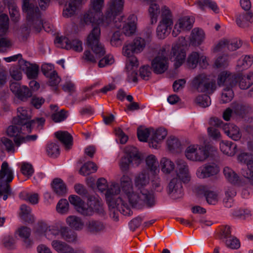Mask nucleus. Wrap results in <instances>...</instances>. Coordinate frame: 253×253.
<instances>
[{
    "instance_id": "1",
    "label": "nucleus",
    "mask_w": 253,
    "mask_h": 253,
    "mask_svg": "<svg viewBox=\"0 0 253 253\" xmlns=\"http://www.w3.org/2000/svg\"><path fill=\"white\" fill-rule=\"evenodd\" d=\"M92 10L84 15V21L86 24H95V26L87 37L86 45L95 54V57L88 50H85L84 59L88 62L95 63L97 59L104 56L105 49L100 42V29L98 25L106 23L105 17H102L101 11L104 6V0H91Z\"/></svg>"
},
{
    "instance_id": "2",
    "label": "nucleus",
    "mask_w": 253,
    "mask_h": 253,
    "mask_svg": "<svg viewBox=\"0 0 253 253\" xmlns=\"http://www.w3.org/2000/svg\"><path fill=\"white\" fill-rule=\"evenodd\" d=\"M124 0H111L109 7L105 14V21L107 25L113 22L114 26L120 29L123 26V32L124 34L130 36L133 34L136 29L137 17L134 14L130 15L128 22H122L123 17L121 15L123 11Z\"/></svg>"
},
{
    "instance_id": "3",
    "label": "nucleus",
    "mask_w": 253,
    "mask_h": 253,
    "mask_svg": "<svg viewBox=\"0 0 253 253\" xmlns=\"http://www.w3.org/2000/svg\"><path fill=\"white\" fill-rule=\"evenodd\" d=\"M22 10L26 14L27 24L22 27V31L29 33L31 29L40 32L42 27L41 12L32 0H23Z\"/></svg>"
},
{
    "instance_id": "4",
    "label": "nucleus",
    "mask_w": 253,
    "mask_h": 253,
    "mask_svg": "<svg viewBox=\"0 0 253 253\" xmlns=\"http://www.w3.org/2000/svg\"><path fill=\"white\" fill-rule=\"evenodd\" d=\"M193 86L201 92L212 94L216 89V82L209 76L201 74L195 77L192 82Z\"/></svg>"
},
{
    "instance_id": "5",
    "label": "nucleus",
    "mask_w": 253,
    "mask_h": 253,
    "mask_svg": "<svg viewBox=\"0 0 253 253\" xmlns=\"http://www.w3.org/2000/svg\"><path fill=\"white\" fill-rule=\"evenodd\" d=\"M149 182L148 175L145 172H142L136 176L134 181L135 186L142 193V198L147 202L149 206L154 203V193L145 187Z\"/></svg>"
},
{
    "instance_id": "6",
    "label": "nucleus",
    "mask_w": 253,
    "mask_h": 253,
    "mask_svg": "<svg viewBox=\"0 0 253 253\" xmlns=\"http://www.w3.org/2000/svg\"><path fill=\"white\" fill-rule=\"evenodd\" d=\"M6 175H7L6 183L0 185V196L2 195L3 193L7 194L9 196L12 194L10 185L7 183L11 182L13 180V172L8 168V163L6 162H4L2 164L0 170V179H3Z\"/></svg>"
},
{
    "instance_id": "7",
    "label": "nucleus",
    "mask_w": 253,
    "mask_h": 253,
    "mask_svg": "<svg viewBox=\"0 0 253 253\" xmlns=\"http://www.w3.org/2000/svg\"><path fill=\"white\" fill-rule=\"evenodd\" d=\"M85 207L80 208L79 213L84 216H91L94 212L99 214L103 213L102 204L98 199L94 197L88 198Z\"/></svg>"
},
{
    "instance_id": "8",
    "label": "nucleus",
    "mask_w": 253,
    "mask_h": 253,
    "mask_svg": "<svg viewBox=\"0 0 253 253\" xmlns=\"http://www.w3.org/2000/svg\"><path fill=\"white\" fill-rule=\"evenodd\" d=\"M238 161L247 166V169H243L242 175L251 185H253V160L252 156L249 153H242L238 157Z\"/></svg>"
},
{
    "instance_id": "9",
    "label": "nucleus",
    "mask_w": 253,
    "mask_h": 253,
    "mask_svg": "<svg viewBox=\"0 0 253 253\" xmlns=\"http://www.w3.org/2000/svg\"><path fill=\"white\" fill-rule=\"evenodd\" d=\"M31 112L23 107L17 109V116L13 119V124L25 126L28 132H31Z\"/></svg>"
},
{
    "instance_id": "10",
    "label": "nucleus",
    "mask_w": 253,
    "mask_h": 253,
    "mask_svg": "<svg viewBox=\"0 0 253 253\" xmlns=\"http://www.w3.org/2000/svg\"><path fill=\"white\" fill-rule=\"evenodd\" d=\"M145 46V40L140 37H136L131 43L126 44L124 46L123 54L127 58H129L130 57H135L133 54L142 51Z\"/></svg>"
},
{
    "instance_id": "11",
    "label": "nucleus",
    "mask_w": 253,
    "mask_h": 253,
    "mask_svg": "<svg viewBox=\"0 0 253 253\" xmlns=\"http://www.w3.org/2000/svg\"><path fill=\"white\" fill-rule=\"evenodd\" d=\"M54 42L57 46L67 50L72 49L78 52H81L83 50L82 42L77 39L71 41L65 37H56Z\"/></svg>"
},
{
    "instance_id": "12",
    "label": "nucleus",
    "mask_w": 253,
    "mask_h": 253,
    "mask_svg": "<svg viewBox=\"0 0 253 253\" xmlns=\"http://www.w3.org/2000/svg\"><path fill=\"white\" fill-rule=\"evenodd\" d=\"M169 60L165 52L159 54L151 62L152 69L157 74L164 73L168 68Z\"/></svg>"
},
{
    "instance_id": "13",
    "label": "nucleus",
    "mask_w": 253,
    "mask_h": 253,
    "mask_svg": "<svg viewBox=\"0 0 253 253\" xmlns=\"http://www.w3.org/2000/svg\"><path fill=\"white\" fill-rule=\"evenodd\" d=\"M182 181L178 177H175L169 181L167 189L168 194L172 198H180L182 196Z\"/></svg>"
},
{
    "instance_id": "14",
    "label": "nucleus",
    "mask_w": 253,
    "mask_h": 253,
    "mask_svg": "<svg viewBox=\"0 0 253 253\" xmlns=\"http://www.w3.org/2000/svg\"><path fill=\"white\" fill-rule=\"evenodd\" d=\"M219 172V168L214 163H207L199 167L196 172L200 178H206L213 176Z\"/></svg>"
},
{
    "instance_id": "15",
    "label": "nucleus",
    "mask_w": 253,
    "mask_h": 253,
    "mask_svg": "<svg viewBox=\"0 0 253 253\" xmlns=\"http://www.w3.org/2000/svg\"><path fill=\"white\" fill-rule=\"evenodd\" d=\"M9 87L11 91L22 101H26L32 96V91L27 86H21L17 82L11 83Z\"/></svg>"
},
{
    "instance_id": "16",
    "label": "nucleus",
    "mask_w": 253,
    "mask_h": 253,
    "mask_svg": "<svg viewBox=\"0 0 253 253\" xmlns=\"http://www.w3.org/2000/svg\"><path fill=\"white\" fill-rule=\"evenodd\" d=\"M85 228L89 234L96 235L104 232L106 225L101 220L91 219L86 222Z\"/></svg>"
},
{
    "instance_id": "17",
    "label": "nucleus",
    "mask_w": 253,
    "mask_h": 253,
    "mask_svg": "<svg viewBox=\"0 0 253 253\" xmlns=\"http://www.w3.org/2000/svg\"><path fill=\"white\" fill-rule=\"evenodd\" d=\"M20 68L25 72L29 79H35L38 77L39 73V66L36 64H31L23 59L19 60Z\"/></svg>"
},
{
    "instance_id": "18",
    "label": "nucleus",
    "mask_w": 253,
    "mask_h": 253,
    "mask_svg": "<svg viewBox=\"0 0 253 253\" xmlns=\"http://www.w3.org/2000/svg\"><path fill=\"white\" fill-rule=\"evenodd\" d=\"M138 66V61L136 57H130L126 60V69L127 72V80L129 82H137V73L135 69Z\"/></svg>"
},
{
    "instance_id": "19",
    "label": "nucleus",
    "mask_w": 253,
    "mask_h": 253,
    "mask_svg": "<svg viewBox=\"0 0 253 253\" xmlns=\"http://www.w3.org/2000/svg\"><path fill=\"white\" fill-rule=\"evenodd\" d=\"M238 82L237 75H232L226 71L221 72L218 76L217 84L219 86L225 85L232 87Z\"/></svg>"
},
{
    "instance_id": "20",
    "label": "nucleus",
    "mask_w": 253,
    "mask_h": 253,
    "mask_svg": "<svg viewBox=\"0 0 253 253\" xmlns=\"http://www.w3.org/2000/svg\"><path fill=\"white\" fill-rule=\"evenodd\" d=\"M172 56L174 57L175 68L176 69L179 67L184 62L186 57V51L183 45L177 44L172 47Z\"/></svg>"
},
{
    "instance_id": "21",
    "label": "nucleus",
    "mask_w": 253,
    "mask_h": 253,
    "mask_svg": "<svg viewBox=\"0 0 253 253\" xmlns=\"http://www.w3.org/2000/svg\"><path fill=\"white\" fill-rule=\"evenodd\" d=\"M177 176L183 182L187 183L190 179L188 166L185 161L178 159L176 161Z\"/></svg>"
},
{
    "instance_id": "22",
    "label": "nucleus",
    "mask_w": 253,
    "mask_h": 253,
    "mask_svg": "<svg viewBox=\"0 0 253 253\" xmlns=\"http://www.w3.org/2000/svg\"><path fill=\"white\" fill-rule=\"evenodd\" d=\"M223 130L225 133L234 141L240 139L242 134L239 128L234 124H225L223 126Z\"/></svg>"
},
{
    "instance_id": "23",
    "label": "nucleus",
    "mask_w": 253,
    "mask_h": 253,
    "mask_svg": "<svg viewBox=\"0 0 253 253\" xmlns=\"http://www.w3.org/2000/svg\"><path fill=\"white\" fill-rule=\"evenodd\" d=\"M167 134V130L165 128L160 127L158 128L155 131L149 142L150 147L157 149L159 143L165 138Z\"/></svg>"
},
{
    "instance_id": "24",
    "label": "nucleus",
    "mask_w": 253,
    "mask_h": 253,
    "mask_svg": "<svg viewBox=\"0 0 253 253\" xmlns=\"http://www.w3.org/2000/svg\"><path fill=\"white\" fill-rule=\"evenodd\" d=\"M55 136L64 146L66 150H69L73 145V137L67 131H58L54 133Z\"/></svg>"
},
{
    "instance_id": "25",
    "label": "nucleus",
    "mask_w": 253,
    "mask_h": 253,
    "mask_svg": "<svg viewBox=\"0 0 253 253\" xmlns=\"http://www.w3.org/2000/svg\"><path fill=\"white\" fill-rule=\"evenodd\" d=\"M127 197L131 206L135 208H137L138 207H139V205H141L142 203L146 204L147 207L151 208L153 207L156 203L154 196V203L151 206H149L147 204V202L142 198V193H140V194H137L132 192L130 194H129V195H127Z\"/></svg>"
},
{
    "instance_id": "26",
    "label": "nucleus",
    "mask_w": 253,
    "mask_h": 253,
    "mask_svg": "<svg viewBox=\"0 0 253 253\" xmlns=\"http://www.w3.org/2000/svg\"><path fill=\"white\" fill-rule=\"evenodd\" d=\"M51 186L55 194L58 196H63L67 192L66 186L61 178H54L51 183Z\"/></svg>"
},
{
    "instance_id": "27",
    "label": "nucleus",
    "mask_w": 253,
    "mask_h": 253,
    "mask_svg": "<svg viewBox=\"0 0 253 253\" xmlns=\"http://www.w3.org/2000/svg\"><path fill=\"white\" fill-rule=\"evenodd\" d=\"M237 24L240 27L246 28L249 26V23L253 24V13L251 12H244L237 16Z\"/></svg>"
},
{
    "instance_id": "28",
    "label": "nucleus",
    "mask_w": 253,
    "mask_h": 253,
    "mask_svg": "<svg viewBox=\"0 0 253 253\" xmlns=\"http://www.w3.org/2000/svg\"><path fill=\"white\" fill-rule=\"evenodd\" d=\"M234 113L237 116L244 118L251 110V108L247 104L234 102L231 104Z\"/></svg>"
},
{
    "instance_id": "29",
    "label": "nucleus",
    "mask_w": 253,
    "mask_h": 253,
    "mask_svg": "<svg viewBox=\"0 0 253 253\" xmlns=\"http://www.w3.org/2000/svg\"><path fill=\"white\" fill-rule=\"evenodd\" d=\"M205 38L203 30L199 28H194L191 33L190 43L194 46H197L202 43Z\"/></svg>"
},
{
    "instance_id": "30",
    "label": "nucleus",
    "mask_w": 253,
    "mask_h": 253,
    "mask_svg": "<svg viewBox=\"0 0 253 253\" xmlns=\"http://www.w3.org/2000/svg\"><path fill=\"white\" fill-rule=\"evenodd\" d=\"M220 149L225 154L233 156L237 152V145L233 142L228 141H223L220 144Z\"/></svg>"
},
{
    "instance_id": "31",
    "label": "nucleus",
    "mask_w": 253,
    "mask_h": 253,
    "mask_svg": "<svg viewBox=\"0 0 253 253\" xmlns=\"http://www.w3.org/2000/svg\"><path fill=\"white\" fill-rule=\"evenodd\" d=\"M239 86L242 89H246L253 84V72H250L246 76L237 75Z\"/></svg>"
},
{
    "instance_id": "32",
    "label": "nucleus",
    "mask_w": 253,
    "mask_h": 253,
    "mask_svg": "<svg viewBox=\"0 0 253 253\" xmlns=\"http://www.w3.org/2000/svg\"><path fill=\"white\" fill-rule=\"evenodd\" d=\"M53 249L59 253H72L74 250L65 242L59 240H53L51 243Z\"/></svg>"
},
{
    "instance_id": "33",
    "label": "nucleus",
    "mask_w": 253,
    "mask_h": 253,
    "mask_svg": "<svg viewBox=\"0 0 253 253\" xmlns=\"http://www.w3.org/2000/svg\"><path fill=\"white\" fill-rule=\"evenodd\" d=\"M223 173L226 179L231 183L242 185L239 176L231 168L226 167L223 169Z\"/></svg>"
},
{
    "instance_id": "34",
    "label": "nucleus",
    "mask_w": 253,
    "mask_h": 253,
    "mask_svg": "<svg viewBox=\"0 0 253 253\" xmlns=\"http://www.w3.org/2000/svg\"><path fill=\"white\" fill-rule=\"evenodd\" d=\"M67 224L72 228L77 230H81L84 226L82 219L78 216L71 215L66 218Z\"/></svg>"
},
{
    "instance_id": "35",
    "label": "nucleus",
    "mask_w": 253,
    "mask_h": 253,
    "mask_svg": "<svg viewBox=\"0 0 253 253\" xmlns=\"http://www.w3.org/2000/svg\"><path fill=\"white\" fill-rule=\"evenodd\" d=\"M161 20L160 23L172 26L173 25V16L169 8L164 6L161 9Z\"/></svg>"
},
{
    "instance_id": "36",
    "label": "nucleus",
    "mask_w": 253,
    "mask_h": 253,
    "mask_svg": "<svg viewBox=\"0 0 253 253\" xmlns=\"http://www.w3.org/2000/svg\"><path fill=\"white\" fill-rule=\"evenodd\" d=\"M60 235L62 238L68 242L73 243L77 239L76 233L67 227H61Z\"/></svg>"
},
{
    "instance_id": "37",
    "label": "nucleus",
    "mask_w": 253,
    "mask_h": 253,
    "mask_svg": "<svg viewBox=\"0 0 253 253\" xmlns=\"http://www.w3.org/2000/svg\"><path fill=\"white\" fill-rule=\"evenodd\" d=\"M126 151L127 154L126 156L132 160L136 166H138L141 159L137 149L135 147L129 146L126 148Z\"/></svg>"
},
{
    "instance_id": "38",
    "label": "nucleus",
    "mask_w": 253,
    "mask_h": 253,
    "mask_svg": "<svg viewBox=\"0 0 253 253\" xmlns=\"http://www.w3.org/2000/svg\"><path fill=\"white\" fill-rule=\"evenodd\" d=\"M196 157H192L195 161H204L209 156V147L208 146H200L197 147Z\"/></svg>"
},
{
    "instance_id": "39",
    "label": "nucleus",
    "mask_w": 253,
    "mask_h": 253,
    "mask_svg": "<svg viewBox=\"0 0 253 253\" xmlns=\"http://www.w3.org/2000/svg\"><path fill=\"white\" fill-rule=\"evenodd\" d=\"M193 19L188 16H185L179 19L176 26L180 29L179 31H189L193 27Z\"/></svg>"
},
{
    "instance_id": "40",
    "label": "nucleus",
    "mask_w": 253,
    "mask_h": 253,
    "mask_svg": "<svg viewBox=\"0 0 253 253\" xmlns=\"http://www.w3.org/2000/svg\"><path fill=\"white\" fill-rule=\"evenodd\" d=\"M120 192L121 189L119 184L115 182L112 183L107 189L105 194L106 201H110L111 198L116 197L120 194Z\"/></svg>"
},
{
    "instance_id": "41",
    "label": "nucleus",
    "mask_w": 253,
    "mask_h": 253,
    "mask_svg": "<svg viewBox=\"0 0 253 253\" xmlns=\"http://www.w3.org/2000/svg\"><path fill=\"white\" fill-rule=\"evenodd\" d=\"M121 185L123 191L127 195L132 192V185L130 178L124 175L121 178Z\"/></svg>"
},
{
    "instance_id": "42",
    "label": "nucleus",
    "mask_w": 253,
    "mask_h": 253,
    "mask_svg": "<svg viewBox=\"0 0 253 253\" xmlns=\"http://www.w3.org/2000/svg\"><path fill=\"white\" fill-rule=\"evenodd\" d=\"M196 4L202 10H204L205 7H208L215 13L219 12V8L216 2L212 0H198L196 1Z\"/></svg>"
},
{
    "instance_id": "43",
    "label": "nucleus",
    "mask_w": 253,
    "mask_h": 253,
    "mask_svg": "<svg viewBox=\"0 0 253 253\" xmlns=\"http://www.w3.org/2000/svg\"><path fill=\"white\" fill-rule=\"evenodd\" d=\"M172 26L160 23L157 28V35L159 39H164L170 33Z\"/></svg>"
},
{
    "instance_id": "44",
    "label": "nucleus",
    "mask_w": 253,
    "mask_h": 253,
    "mask_svg": "<svg viewBox=\"0 0 253 253\" xmlns=\"http://www.w3.org/2000/svg\"><path fill=\"white\" fill-rule=\"evenodd\" d=\"M148 10L151 24L156 23L160 13L159 5L156 3H151Z\"/></svg>"
},
{
    "instance_id": "45",
    "label": "nucleus",
    "mask_w": 253,
    "mask_h": 253,
    "mask_svg": "<svg viewBox=\"0 0 253 253\" xmlns=\"http://www.w3.org/2000/svg\"><path fill=\"white\" fill-rule=\"evenodd\" d=\"M97 167L93 162L85 163L80 169V173L83 175H88L91 173L96 171Z\"/></svg>"
},
{
    "instance_id": "46",
    "label": "nucleus",
    "mask_w": 253,
    "mask_h": 253,
    "mask_svg": "<svg viewBox=\"0 0 253 253\" xmlns=\"http://www.w3.org/2000/svg\"><path fill=\"white\" fill-rule=\"evenodd\" d=\"M146 163L149 169L154 173L159 171L158 161L154 155L148 156L146 159Z\"/></svg>"
},
{
    "instance_id": "47",
    "label": "nucleus",
    "mask_w": 253,
    "mask_h": 253,
    "mask_svg": "<svg viewBox=\"0 0 253 253\" xmlns=\"http://www.w3.org/2000/svg\"><path fill=\"white\" fill-rule=\"evenodd\" d=\"M232 228L228 225H223L219 227L218 233L219 239L223 242L224 241L229 238L233 236L231 235Z\"/></svg>"
},
{
    "instance_id": "48",
    "label": "nucleus",
    "mask_w": 253,
    "mask_h": 253,
    "mask_svg": "<svg viewBox=\"0 0 253 253\" xmlns=\"http://www.w3.org/2000/svg\"><path fill=\"white\" fill-rule=\"evenodd\" d=\"M9 29V18L7 15H0V37L4 36Z\"/></svg>"
},
{
    "instance_id": "49",
    "label": "nucleus",
    "mask_w": 253,
    "mask_h": 253,
    "mask_svg": "<svg viewBox=\"0 0 253 253\" xmlns=\"http://www.w3.org/2000/svg\"><path fill=\"white\" fill-rule=\"evenodd\" d=\"M194 102L199 107L206 108L211 105L210 97L207 94H201L197 96L194 100Z\"/></svg>"
},
{
    "instance_id": "50",
    "label": "nucleus",
    "mask_w": 253,
    "mask_h": 253,
    "mask_svg": "<svg viewBox=\"0 0 253 253\" xmlns=\"http://www.w3.org/2000/svg\"><path fill=\"white\" fill-rule=\"evenodd\" d=\"M162 171L166 173H169L174 169V163L169 159L163 158L160 161Z\"/></svg>"
},
{
    "instance_id": "51",
    "label": "nucleus",
    "mask_w": 253,
    "mask_h": 253,
    "mask_svg": "<svg viewBox=\"0 0 253 253\" xmlns=\"http://www.w3.org/2000/svg\"><path fill=\"white\" fill-rule=\"evenodd\" d=\"M46 153L51 158H56L60 154V150L58 145L55 143L50 142L46 145Z\"/></svg>"
},
{
    "instance_id": "52",
    "label": "nucleus",
    "mask_w": 253,
    "mask_h": 253,
    "mask_svg": "<svg viewBox=\"0 0 253 253\" xmlns=\"http://www.w3.org/2000/svg\"><path fill=\"white\" fill-rule=\"evenodd\" d=\"M253 63V57L251 55H246L243 59L238 60L237 66L239 70H244L247 69Z\"/></svg>"
},
{
    "instance_id": "53",
    "label": "nucleus",
    "mask_w": 253,
    "mask_h": 253,
    "mask_svg": "<svg viewBox=\"0 0 253 253\" xmlns=\"http://www.w3.org/2000/svg\"><path fill=\"white\" fill-rule=\"evenodd\" d=\"M80 3H75L74 0H70L69 5L63 11V16L65 18H69L73 16L76 10L77 7Z\"/></svg>"
},
{
    "instance_id": "54",
    "label": "nucleus",
    "mask_w": 253,
    "mask_h": 253,
    "mask_svg": "<svg viewBox=\"0 0 253 253\" xmlns=\"http://www.w3.org/2000/svg\"><path fill=\"white\" fill-rule=\"evenodd\" d=\"M106 201L109 209H115L117 211H118L119 209L122 208L121 207L124 206V205L126 204L120 197H118L117 198L114 197L111 198L110 201Z\"/></svg>"
},
{
    "instance_id": "55",
    "label": "nucleus",
    "mask_w": 253,
    "mask_h": 253,
    "mask_svg": "<svg viewBox=\"0 0 253 253\" xmlns=\"http://www.w3.org/2000/svg\"><path fill=\"white\" fill-rule=\"evenodd\" d=\"M234 96V92L232 87H225L222 92L220 101L222 103L230 102Z\"/></svg>"
},
{
    "instance_id": "56",
    "label": "nucleus",
    "mask_w": 253,
    "mask_h": 253,
    "mask_svg": "<svg viewBox=\"0 0 253 253\" xmlns=\"http://www.w3.org/2000/svg\"><path fill=\"white\" fill-rule=\"evenodd\" d=\"M69 201L70 203L74 205L77 211L79 212L80 208H84L85 203L81 198L75 195H70L69 197Z\"/></svg>"
},
{
    "instance_id": "57",
    "label": "nucleus",
    "mask_w": 253,
    "mask_h": 253,
    "mask_svg": "<svg viewBox=\"0 0 253 253\" xmlns=\"http://www.w3.org/2000/svg\"><path fill=\"white\" fill-rule=\"evenodd\" d=\"M204 190V195L207 203L210 205H215L217 203V195L213 191Z\"/></svg>"
},
{
    "instance_id": "58",
    "label": "nucleus",
    "mask_w": 253,
    "mask_h": 253,
    "mask_svg": "<svg viewBox=\"0 0 253 253\" xmlns=\"http://www.w3.org/2000/svg\"><path fill=\"white\" fill-rule=\"evenodd\" d=\"M167 145L169 150L178 151L181 146V143L177 138L170 136L167 140Z\"/></svg>"
},
{
    "instance_id": "59",
    "label": "nucleus",
    "mask_w": 253,
    "mask_h": 253,
    "mask_svg": "<svg viewBox=\"0 0 253 253\" xmlns=\"http://www.w3.org/2000/svg\"><path fill=\"white\" fill-rule=\"evenodd\" d=\"M199 54L197 52H193L188 56L187 60V65L189 68L194 69L199 63Z\"/></svg>"
},
{
    "instance_id": "60",
    "label": "nucleus",
    "mask_w": 253,
    "mask_h": 253,
    "mask_svg": "<svg viewBox=\"0 0 253 253\" xmlns=\"http://www.w3.org/2000/svg\"><path fill=\"white\" fill-rule=\"evenodd\" d=\"M150 135V130L149 128H142L139 127L137 128V135L139 141L142 142H147L148 138Z\"/></svg>"
},
{
    "instance_id": "61",
    "label": "nucleus",
    "mask_w": 253,
    "mask_h": 253,
    "mask_svg": "<svg viewBox=\"0 0 253 253\" xmlns=\"http://www.w3.org/2000/svg\"><path fill=\"white\" fill-rule=\"evenodd\" d=\"M22 127H26L25 126L14 125L9 126L7 129V135L10 137L17 136L21 132ZM24 130V128H23Z\"/></svg>"
},
{
    "instance_id": "62",
    "label": "nucleus",
    "mask_w": 253,
    "mask_h": 253,
    "mask_svg": "<svg viewBox=\"0 0 253 253\" xmlns=\"http://www.w3.org/2000/svg\"><path fill=\"white\" fill-rule=\"evenodd\" d=\"M224 243L227 247L231 249H237L240 247L239 240L234 236L225 240Z\"/></svg>"
},
{
    "instance_id": "63",
    "label": "nucleus",
    "mask_w": 253,
    "mask_h": 253,
    "mask_svg": "<svg viewBox=\"0 0 253 253\" xmlns=\"http://www.w3.org/2000/svg\"><path fill=\"white\" fill-rule=\"evenodd\" d=\"M232 215L239 218H245L251 215V211L248 209L238 208L233 211Z\"/></svg>"
},
{
    "instance_id": "64",
    "label": "nucleus",
    "mask_w": 253,
    "mask_h": 253,
    "mask_svg": "<svg viewBox=\"0 0 253 253\" xmlns=\"http://www.w3.org/2000/svg\"><path fill=\"white\" fill-rule=\"evenodd\" d=\"M56 210L60 213H66L69 210V203L66 199H62L59 200L57 206Z\"/></svg>"
}]
</instances>
